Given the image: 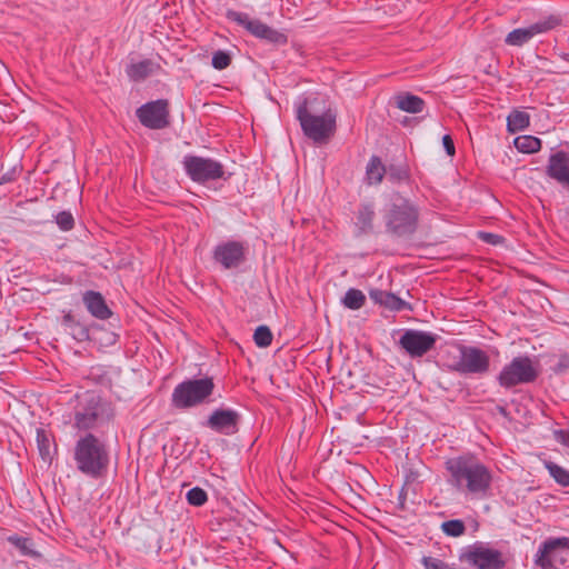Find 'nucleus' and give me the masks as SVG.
<instances>
[{
    "instance_id": "36",
    "label": "nucleus",
    "mask_w": 569,
    "mask_h": 569,
    "mask_svg": "<svg viewBox=\"0 0 569 569\" xmlns=\"http://www.w3.org/2000/svg\"><path fill=\"white\" fill-rule=\"evenodd\" d=\"M232 62V58L229 52L223 50H217L212 54L211 64L217 70L227 69Z\"/></svg>"
},
{
    "instance_id": "28",
    "label": "nucleus",
    "mask_w": 569,
    "mask_h": 569,
    "mask_svg": "<svg viewBox=\"0 0 569 569\" xmlns=\"http://www.w3.org/2000/svg\"><path fill=\"white\" fill-rule=\"evenodd\" d=\"M341 303L347 309L359 310L366 303V296L361 290L356 289V288H350L347 290L343 298L341 299Z\"/></svg>"
},
{
    "instance_id": "32",
    "label": "nucleus",
    "mask_w": 569,
    "mask_h": 569,
    "mask_svg": "<svg viewBox=\"0 0 569 569\" xmlns=\"http://www.w3.org/2000/svg\"><path fill=\"white\" fill-rule=\"evenodd\" d=\"M545 467L558 485L562 487L569 486V470L552 461H545Z\"/></svg>"
},
{
    "instance_id": "14",
    "label": "nucleus",
    "mask_w": 569,
    "mask_h": 569,
    "mask_svg": "<svg viewBox=\"0 0 569 569\" xmlns=\"http://www.w3.org/2000/svg\"><path fill=\"white\" fill-rule=\"evenodd\" d=\"M461 376H483L489 372L490 357L489 355L473 346H461Z\"/></svg>"
},
{
    "instance_id": "39",
    "label": "nucleus",
    "mask_w": 569,
    "mask_h": 569,
    "mask_svg": "<svg viewBox=\"0 0 569 569\" xmlns=\"http://www.w3.org/2000/svg\"><path fill=\"white\" fill-rule=\"evenodd\" d=\"M14 547H17L23 555H30L31 550L29 548L30 546V539L26 537H21L18 535L11 536L8 539Z\"/></svg>"
},
{
    "instance_id": "6",
    "label": "nucleus",
    "mask_w": 569,
    "mask_h": 569,
    "mask_svg": "<svg viewBox=\"0 0 569 569\" xmlns=\"http://www.w3.org/2000/svg\"><path fill=\"white\" fill-rule=\"evenodd\" d=\"M216 385L212 377L187 379L178 383L171 395V402L178 409H188L210 402Z\"/></svg>"
},
{
    "instance_id": "17",
    "label": "nucleus",
    "mask_w": 569,
    "mask_h": 569,
    "mask_svg": "<svg viewBox=\"0 0 569 569\" xmlns=\"http://www.w3.org/2000/svg\"><path fill=\"white\" fill-rule=\"evenodd\" d=\"M355 214V236L363 237L372 234L376 230L377 212L373 202H361Z\"/></svg>"
},
{
    "instance_id": "2",
    "label": "nucleus",
    "mask_w": 569,
    "mask_h": 569,
    "mask_svg": "<svg viewBox=\"0 0 569 569\" xmlns=\"http://www.w3.org/2000/svg\"><path fill=\"white\" fill-rule=\"evenodd\" d=\"M73 428L90 432L113 422L116 408L113 403L94 390L79 392L73 398Z\"/></svg>"
},
{
    "instance_id": "23",
    "label": "nucleus",
    "mask_w": 569,
    "mask_h": 569,
    "mask_svg": "<svg viewBox=\"0 0 569 569\" xmlns=\"http://www.w3.org/2000/svg\"><path fill=\"white\" fill-rule=\"evenodd\" d=\"M393 100L398 109L409 113H420L426 107L422 98L410 92H400L393 97Z\"/></svg>"
},
{
    "instance_id": "8",
    "label": "nucleus",
    "mask_w": 569,
    "mask_h": 569,
    "mask_svg": "<svg viewBox=\"0 0 569 569\" xmlns=\"http://www.w3.org/2000/svg\"><path fill=\"white\" fill-rule=\"evenodd\" d=\"M539 370L528 356L515 357L506 365L497 377L498 383L506 389L518 385L531 383L537 380Z\"/></svg>"
},
{
    "instance_id": "43",
    "label": "nucleus",
    "mask_w": 569,
    "mask_h": 569,
    "mask_svg": "<svg viewBox=\"0 0 569 569\" xmlns=\"http://www.w3.org/2000/svg\"><path fill=\"white\" fill-rule=\"evenodd\" d=\"M555 437L561 445L569 447V429L555 431Z\"/></svg>"
},
{
    "instance_id": "31",
    "label": "nucleus",
    "mask_w": 569,
    "mask_h": 569,
    "mask_svg": "<svg viewBox=\"0 0 569 569\" xmlns=\"http://www.w3.org/2000/svg\"><path fill=\"white\" fill-rule=\"evenodd\" d=\"M563 19L560 14H549L548 17L532 23L537 34L545 33L562 26Z\"/></svg>"
},
{
    "instance_id": "13",
    "label": "nucleus",
    "mask_w": 569,
    "mask_h": 569,
    "mask_svg": "<svg viewBox=\"0 0 569 569\" xmlns=\"http://www.w3.org/2000/svg\"><path fill=\"white\" fill-rule=\"evenodd\" d=\"M136 116L148 129H163L170 123L169 102L166 99L147 102L137 109Z\"/></svg>"
},
{
    "instance_id": "38",
    "label": "nucleus",
    "mask_w": 569,
    "mask_h": 569,
    "mask_svg": "<svg viewBox=\"0 0 569 569\" xmlns=\"http://www.w3.org/2000/svg\"><path fill=\"white\" fill-rule=\"evenodd\" d=\"M68 332L78 342H84L90 339L89 329L80 322L72 325V328L68 330Z\"/></svg>"
},
{
    "instance_id": "7",
    "label": "nucleus",
    "mask_w": 569,
    "mask_h": 569,
    "mask_svg": "<svg viewBox=\"0 0 569 569\" xmlns=\"http://www.w3.org/2000/svg\"><path fill=\"white\" fill-rule=\"evenodd\" d=\"M186 174L199 184H206L209 181L219 179L228 180L230 173L226 176L224 167L221 162L194 154H187L182 160Z\"/></svg>"
},
{
    "instance_id": "24",
    "label": "nucleus",
    "mask_w": 569,
    "mask_h": 569,
    "mask_svg": "<svg viewBox=\"0 0 569 569\" xmlns=\"http://www.w3.org/2000/svg\"><path fill=\"white\" fill-rule=\"evenodd\" d=\"M387 173V166L378 156H371L366 167V181L368 184H379Z\"/></svg>"
},
{
    "instance_id": "21",
    "label": "nucleus",
    "mask_w": 569,
    "mask_h": 569,
    "mask_svg": "<svg viewBox=\"0 0 569 569\" xmlns=\"http://www.w3.org/2000/svg\"><path fill=\"white\" fill-rule=\"evenodd\" d=\"M369 297L375 303L380 305L392 311L410 309L408 302H406L405 300H402L392 292H388L380 289H371L369 291Z\"/></svg>"
},
{
    "instance_id": "40",
    "label": "nucleus",
    "mask_w": 569,
    "mask_h": 569,
    "mask_svg": "<svg viewBox=\"0 0 569 569\" xmlns=\"http://www.w3.org/2000/svg\"><path fill=\"white\" fill-rule=\"evenodd\" d=\"M478 238L491 246H499L505 242V238L502 236L492 232L479 231Z\"/></svg>"
},
{
    "instance_id": "44",
    "label": "nucleus",
    "mask_w": 569,
    "mask_h": 569,
    "mask_svg": "<svg viewBox=\"0 0 569 569\" xmlns=\"http://www.w3.org/2000/svg\"><path fill=\"white\" fill-rule=\"evenodd\" d=\"M78 322L79 321L74 319L71 312H68L62 317V326L66 328L67 331L72 328V325H77Z\"/></svg>"
},
{
    "instance_id": "27",
    "label": "nucleus",
    "mask_w": 569,
    "mask_h": 569,
    "mask_svg": "<svg viewBox=\"0 0 569 569\" xmlns=\"http://www.w3.org/2000/svg\"><path fill=\"white\" fill-rule=\"evenodd\" d=\"M387 178L392 183H401L410 180V169L406 163H390L387 166Z\"/></svg>"
},
{
    "instance_id": "19",
    "label": "nucleus",
    "mask_w": 569,
    "mask_h": 569,
    "mask_svg": "<svg viewBox=\"0 0 569 569\" xmlns=\"http://www.w3.org/2000/svg\"><path fill=\"white\" fill-rule=\"evenodd\" d=\"M160 70L161 66L151 59H143L137 62L131 61L126 66V74L133 82L144 81Z\"/></svg>"
},
{
    "instance_id": "3",
    "label": "nucleus",
    "mask_w": 569,
    "mask_h": 569,
    "mask_svg": "<svg viewBox=\"0 0 569 569\" xmlns=\"http://www.w3.org/2000/svg\"><path fill=\"white\" fill-rule=\"evenodd\" d=\"M419 221L420 209L418 204L399 192L393 193L390 201L383 207L385 232L392 239H411L419 228Z\"/></svg>"
},
{
    "instance_id": "22",
    "label": "nucleus",
    "mask_w": 569,
    "mask_h": 569,
    "mask_svg": "<svg viewBox=\"0 0 569 569\" xmlns=\"http://www.w3.org/2000/svg\"><path fill=\"white\" fill-rule=\"evenodd\" d=\"M461 343H450L441 349L440 358L443 367L451 372L460 375L461 369Z\"/></svg>"
},
{
    "instance_id": "4",
    "label": "nucleus",
    "mask_w": 569,
    "mask_h": 569,
    "mask_svg": "<svg viewBox=\"0 0 569 569\" xmlns=\"http://www.w3.org/2000/svg\"><path fill=\"white\" fill-rule=\"evenodd\" d=\"M319 102L318 96L302 98L296 103V118L308 139L316 144H325L336 132L337 116L330 108L319 114L320 109L317 108Z\"/></svg>"
},
{
    "instance_id": "33",
    "label": "nucleus",
    "mask_w": 569,
    "mask_h": 569,
    "mask_svg": "<svg viewBox=\"0 0 569 569\" xmlns=\"http://www.w3.org/2000/svg\"><path fill=\"white\" fill-rule=\"evenodd\" d=\"M273 335L268 326L261 325L256 328L253 341L259 348H267L271 345Z\"/></svg>"
},
{
    "instance_id": "16",
    "label": "nucleus",
    "mask_w": 569,
    "mask_h": 569,
    "mask_svg": "<svg viewBox=\"0 0 569 569\" xmlns=\"http://www.w3.org/2000/svg\"><path fill=\"white\" fill-rule=\"evenodd\" d=\"M241 416L232 409L218 408L208 417L204 426L217 433L231 436L238 432Z\"/></svg>"
},
{
    "instance_id": "15",
    "label": "nucleus",
    "mask_w": 569,
    "mask_h": 569,
    "mask_svg": "<svg viewBox=\"0 0 569 569\" xmlns=\"http://www.w3.org/2000/svg\"><path fill=\"white\" fill-rule=\"evenodd\" d=\"M246 251L242 242L229 240L214 247L212 258L224 269H234L246 261Z\"/></svg>"
},
{
    "instance_id": "10",
    "label": "nucleus",
    "mask_w": 569,
    "mask_h": 569,
    "mask_svg": "<svg viewBox=\"0 0 569 569\" xmlns=\"http://www.w3.org/2000/svg\"><path fill=\"white\" fill-rule=\"evenodd\" d=\"M533 563L538 569H555L569 563V538H548L540 543Z\"/></svg>"
},
{
    "instance_id": "29",
    "label": "nucleus",
    "mask_w": 569,
    "mask_h": 569,
    "mask_svg": "<svg viewBox=\"0 0 569 569\" xmlns=\"http://www.w3.org/2000/svg\"><path fill=\"white\" fill-rule=\"evenodd\" d=\"M513 143L517 150L523 153H535L541 149V140L533 136H519Z\"/></svg>"
},
{
    "instance_id": "26",
    "label": "nucleus",
    "mask_w": 569,
    "mask_h": 569,
    "mask_svg": "<svg viewBox=\"0 0 569 569\" xmlns=\"http://www.w3.org/2000/svg\"><path fill=\"white\" fill-rule=\"evenodd\" d=\"M536 31L530 24L527 28H518L513 29L511 32H509L505 39V42L508 46H515V47H521L525 43H527L531 38L536 36Z\"/></svg>"
},
{
    "instance_id": "37",
    "label": "nucleus",
    "mask_w": 569,
    "mask_h": 569,
    "mask_svg": "<svg viewBox=\"0 0 569 569\" xmlns=\"http://www.w3.org/2000/svg\"><path fill=\"white\" fill-rule=\"evenodd\" d=\"M56 223L62 231H70L74 227V219L70 211H60L56 217Z\"/></svg>"
},
{
    "instance_id": "41",
    "label": "nucleus",
    "mask_w": 569,
    "mask_h": 569,
    "mask_svg": "<svg viewBox=\"0 0 569 569\" xmlns=\"http://www.w3.org/2000/svg\"><path fill=\"white\" fill-rule=\"evenodd\" d=\"M569 370V353H563L559 357L558 362L552 367L556 375L565 373Z\"/></svg>"
},
{
    "instance_id": "46",
    "label": "nucleus",
    "mask_w": 569,
    "mask_h": 569,
    "mask_svg": "<svg viewBox=\"0 0 569 569\" xmlns=\"http://www.w3.org/2000/svg\"><path fill=\"white\" fill-rule=\"evenodd\" d=\"M561 58H562L565 61L569 62V53H563V54L561 56Z\"/></svg>"
},
{
    "instance_id": "11",
    "label": "nucleus",
    "mask_w": 569,
    "mask_h": 569,
    "mask_svg": "<svg viewBox=\"0 0 569 569\" xmlns=\"http://www.w3.org/2000/svg\"><path fill=\"white\" fill-rule=\"evenodd\" d=\"M459 559L477 569H503L506 567L502 552L488 548L483 542H476L465 548Z\"/></svg>"
},
{
    "instance_id": "30",
    "label": "nucleus",
    "mask_w": 569,
    "mask_h": 569,
    "mask_svg": "<svg viewBox=\"0 0 569 569\" xmlns=\"http://www.w3.org/2000/svg\"><path fill=\"white\" fill-rule=\"evenodd\" d=\"M36 440H37L38 451H39V455L42 458V460L51 461L52 457H51V451H50V448H51L50 435L43 428H38L37 435H36Z\"/></svg>"
},
{
    "instance_id": "34",
    "label": "nucleus",
    "mask_w": 569,
    "mask_h": 569,
    "mask_svg": "<svg viewBox=\"0 0 569 569\" xmlns=\"http://www.w3.org/2000/svg\"><path fill=\"white\" fill-rule=\"evenodd\" d=\"M441 529L448 537H460L466 532V525L460 519H451L442 522Z\"/></svg>"
},
{
    "instance_id": "9",
    "label": "nucleus",
    "mask_w": 569,
    "mask_h": 569,
    "mask_svg": "<svg viewBox=\"0 0 569 569\" xmlns=\"http://www.w3.org/2000/svg\"><path fill=\"white\" fill-rule=\"evenodd\" d=\"M226 18L238 26L244 28L253 37L264 40L274 46H284L288 43V36L278 31L259 19H251L249 14L233 9L226 11Z\"/></svg>"
},
{
    "instance_id": "1",
    "label": "nucleus",
    "mask_w": 569,
    "mask_h": 569,
    "mask_svg": "<svg viewBox=\"0 0 569 569\" xmlns=\"http://www.w3.org/2000/svg\"><path fill=\"white\" fill-rule=\"evenodd\" d=\"M448 483L457 491L473 498L488 496L492 486V472L476 455L463 453L445 461Z\"/></svg>"
},
{
    "instance_id": "45",
    "label": "nucleus",
    "mask_w": 569,
    "mask_h": 569,
    "mask_svg": "<svg viewBox=\"0 0 569 569\" xmlns=\"http://www.w3.org/2000/svg\"><path fill=\"white\" fill-rule=\"evenodd\" d=\"M9 181H11V177H9L8 174H3L0 177V186Z\"/></svg>"
},
{
    "instance_id": "18",
    "label": "nucleus",
    "mask_w": 569,
    "mask_h": 569,
    "mask_svg": "<svg viewBox=\"0 0 569 569\" xmlns=\"http://www.w3.org/2000/svg\"><path fill=\"white\" fill-rule=\"evenodd\" d=\"M546 173L569 190V154L562 150L550 154Z\"/></svg>"
},
{
    "instance_id": "35",
    "label": "nucleus",
    "mask_w": 569,
    "mask_h": 569,
    "mask_svg": "<svg viewBox=\"0 0 569 569\" xmlns=\"http://www.w3.org/2000/svg\"><path fill=\"white\" fill-rule=\"evenodd\" d=\"M187 501L189 505L194 507L203 506L208 500L206 490L200 487H193L187 492Z\"/></svg>"
},
{
    "instance_id": "12",
    "label": "nucleus",
    "mask_w": 569,
    "mask_h": 569,
    "mask_svg": "<svg viewBox=\"0 0 569 569\" xmlns=\"http://www.w3.org/2000/svg\"><path fill=\"white\" fill-rule=\"evenodd\" d=\"M439 336L429 331L407 329L401 335L398 345L411 358H422L435 349Z\"/></svg>"
},
{
    "instance_id": "5",
    "label": "nucleus",
    "mask_w": 569,
    "mask_h": 569,
    "mask_svg": "<svg viewBox=\"0 0 569 569\" xmlns=\"http://www.w3.org/2000/svg\"><path fill=\"white\" fill-rule=\"evenodd\" d=\"M73 461L77 470L92 479L106 476L110 465L108 445L92 432H86L74 443Z\"/></svg>"
},
{
    "instance_id": "42",
    "label": "nucleus",
    "mask_w": 569,
    "mask_h": 569,
    "mask_svg": "<svg viewBox=\"0 0 569 569\" xmlns=\"http://www.w3.org/2000/svg\"><path fill=\"white\" fill-rule=\"evenodd\" d=\"M442 144H443V148L448 156H451V157L455 156L456 148H455V143H453L451 136L445 134L442 137Z\"/></svg>"
},
{
    "instance_id": "25",
    "label": "nucleus",
    "mask_w": 569,
    "mask_h": 569,
    "mask_svg": "<svg viewBox=\"0 0 569 569\" xmlns=\"http://www.w3.org/2000/svg\"><path fill=\"white\" fill-rule=\"evenodd\" d=\"M530 124L529 113L520 110H512L507 117V131L516 133L526 130Z\"/></svg>"
},
{
    "instance_id": "20",
    "label": "nucleus",
    "mask_w": 569,
    "mask_h": 569,
    "mask_svg": "<svg viewBox=\"0 0 569 569\" xmlns=\"http://www.w3.org/2000/svg\"><path fill=\"white\" fill-rule=\"evenodd\" d=\"M83 303L89 313L100 320H107L112 316L103 296L93 290H88L82 296Z\"/></svg>"
}]
</instances>
